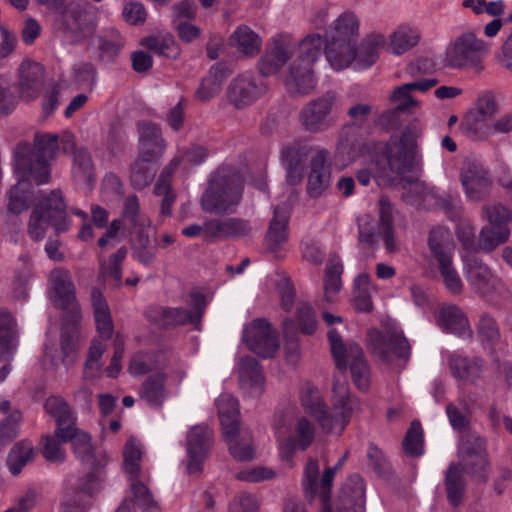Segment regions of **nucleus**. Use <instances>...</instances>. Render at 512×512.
<instances>
[{
  "label": "nucleus",
  "instance_id": "nucleus-52",
  "mask_svg": "<svg viewBox=\"0 0 512 512\" xmlns=\"http://www.w3.org/2000/svg\"><path fill=\"white\" fill-rule=\"evenodd\" d=\"M452 257L453 255H449L436 261L445 287L451 293L459 294L462 292L463 283L457 270L453 267Z\"/></svg>",
  "mask_w": 512,
  "mask_h": 512
},
{
  "label": "nucleus",
  "instance_id": "nucleus-28",
  "mask_svg": "<svg viewBox=\"0 0 512 512\" xmlns=\"http://www.w3.org/2000/svg\"><path fill=\"white\" fill-rule=\"evenodd\" d=\"M91 303L97 331L104 340L112 338L114 324L108 303L98 288L91 291Z\"/></svg>",
  "mask_w": 512,
  "mask_h": 512
},
{
  "label": "nucleus",
  "instance_id": "nucleus-62",
  "mask_svg": "<svg viewBox=\"0 0 512 512\" xmlns=\"http://www.w3.org/2000/svg\"><path fill=\"white\" fill-rule=\"evenodd\" d=\"M42 455L46 461L50 463H62L65 460V452L61 447L63 443L61 439L56 436V433L46 435L42 438Z\"/></svg>",
  "mask_w": 512,
  "mask_h": 512
},
{
  "label": "nucleus",
  "instance_id": "nucleus-42",
  "mask_svg": "<svg viewBox=\"0 0 512 512\" xmlns=\"http://www.w3.org/2000/svg\"><path fill=\"white\" fill-rule=\"evenodd\" d=\"M184 173L180 167V160L173 158L161 171L155 187V192H172L179 189L178 185L183 180Z\"/></svg>",
  "mask_w": 512,
  "mask_h": 512
},
{
  "label": "nucleus",
  "instance_id": "nucleus-56",
  "mask_svg": "<svg viewBox=\"0 0 512 512\" xmlns=\"http://www.w3.org/2000/svg\"><path fill=\"white\" fill-rule=\"evenodd\" d=\"M127 256L125 247L119 248L113 253L107 263L101 264V273L116 282L117 286L122 283V263Z\"/></svg>",
  "mask_w": 512,
  "mask_h": 512
},
{
  "label": "nucleus",
  "instance_id": "nucleus-35",
  "mask_svg": "<svg viewBox=\"0 0 512 512\" xmlns=\"http://www.w3.org/2000/svg\"><path fill=\"white\" fill-rule=\"evenodd\" d=\"M296 325L303 335H313L318 328V319L315 309L309 303L298 304L295 317L285 318L283 326L289 330L291 326Z\"/></svg>",
  "mask_w": 512,
  "mask_h": 512
},
{
  "label": "nucleus",
  "instance_id": "nucleus-31",
  "mask_svg": "<svg viewBox=\"0 0 512 512\" xmlns=\"http://www.w3.org/2000/svg\"><path fill=\"white\" fill-rule=\"evenodd\" d=\"M420 40L419 31L408 24L399 25L386 41L387 51L394 55H402L415 47Z\"/></svg>",
  "mask_w": 512,
  "mask_h": 512
},
{
  "label": "nucleus",
  "instance_id": "nucleus-29",
  "mask_svg": "<svg viewBox=\"0 0 512 512\" xmlns=\"http://www.w3.org/2000/svg\"><path fill=\"white\" fill-rule=\"evenodd\" d=\"M261 92L262 89L254 84L251 76L241 75L231 83L228 99L237 108H242L251 104Z\"/></svg>",
  "mask_w": 512,
  "mask_h": 512
},
{
  "label": "nucleus",
  "instance_id": "nucleus-63",
  "mask_svg": "<svg viewBox=\"0 0 512 512\" xmlns=\"http://www.w3.org/2000/svg\"><path fill=\"white\" fill-rule=\"evenodd\" d=\"M105 351V345L100 341H93L89 348L88 357L85 362V376L87 378H97L100 376L101 364L99 363L103 353Z\"/></svg>",
  "mask_w": 512,
  "mask_h": 512
},
{
  "label": "nucleus",
  "instance_id": "nucleus-41",
  "mask_svg": "<svg viewBox=\"0 0 512 512\" xmlns=\"http://www.w3.org/2000/svg\"><path fill=\"white\" fill-rule=\"evenodd\" d=\"M447 500L452 507H458L464 497L465 480L457 464H450L445 475Z\"/></svg>",
  "mask_w": 512,
  "mask_h": 512
},
{
  "label": "nucleus",
  "instance_id": "nucleus-49",
  "mask_svg": "<svg viewBox=\"0 0 512 512\" xmlns=\"http://www.w3.org/2000/svg\"><path fill=\"white\" fill-rule=\"evenodd\" d=\"M34 456L33 447L27 442L16 443L11 449L7 464L12 475H18L23 467L32 460Z\"/></svg>",
  "mask_w": 512,
  "mask_h": 512
},
{
  "label": "nucleus",
  "instance_id": "nucleus-48",
  "mask_svg": "<svg viewBox=\"0 0 512 512\" xmlns=\"http://www.w3.org/2000/svg\"><path fill=\"white\" fill-rule=\"evenodd\" d=\"M62 363L69 366L76 360L78 350V329L75 325L64 327L60 337Z\"/></svg>",
  "mask_w": 512,
  "mask_h": 512
},
{
  "label": "nucleus",
  "instance_id": "nucleus-64",
  "mask_svg": "<svg viewBox=\"0 0 512 512\" xmlns=\"http://www.w3.org/2000/svg\"><path fill=\"white\" fill-rule=\"evenodd\" d=\"M208 156L207 150L202 146H192L182 155L176 156L180 160V167L184 173H188L194 167L202 164Z\"/></svg>",
  "mask_w": 512,
  "mask_h": 512
},
{
  "label": "nucleus",
  "instance_id": "nucleus-12",
  "mask_svg": "<svg viewBox=\"0 0 512 512\" xmlns=\"http://www.w3.org/2000/svg\"><path fill=\"white\" fill-rule=\"evenodd\" d=\"M228 408L219 405V418L222 436L232 457L237 461H249L253 459L254 449L250 433L240 431L239 410L237 401L228 399Z\"/></svg>",
  "mask_w": 512,
  "mask_h": 512
},
{
  "label": "nucleus",
  "instance_id": "nucleus-39",
  "mask_svg": "<svg viewBox=\"0 0 512 512\" xmlns=\"http://www.w3.org/2000/svg\"><path fill=\"white\" fill-rule=\"evenodd\" d=\"M448 363L452 376L459 380L474 382L480 377L481 361L479 359L452 354Z\"/></svg>",
  "mask_w": 512,
  "mask_h": 512
},
{
  "label": "nucleus",
  "instance_id": "nucleus-61",
  "mask_svg": "<svg viewBox=\"0 0 512 512\" xmlns=\"http://www.w3.org/2000/svg\"><path fill=\"white\" fill-rule=\"evenodd\" d=\"M336 475V468H326L318 482V496L321 501V512H333L331 506V489Z\"/></svg>",
  "mask_w": 512,
  "mask_h": 512
},
{
  "label": "nucleus",
  "instance_id": "nucleus-43",
  "mask_svg": "<svg viewBox=\"0 0 512 512\" xmlns=\"http://www.w3.org/2000/svg\"><path fill=\"white\" fill-rule=\"evenodd\" d=\"M228 71L221 65H215L210 69L209 76L205 78L197 90V98L201 101H209L216 96L220 90L223 80L227 77Z\"/></svg>",
  "mask_w": 512,
  "mask_h": 512
},
{
  "label": "nucleus",
  "instance_id": "nucleus-51",
  "mask_svg": "<svg viewBox=\"0 0 512 512\" xmlns=\"http://www.w3.org/2000/svg\"><path fill=\"white\" fill-rule=\"evenodd\" d=\"M510 228H495L484 226L480 231V247L483 251L490 253L500 245L506 243L510 237Z\"/></svg>",
  "mask_w": 512,
  "mask_h": 512
},
{
  "label": "nucleus",
  "instance_id": "nucleus-1",
  "mask_svg": "<svg viewBox=\"0 0 512 512\" xmlns=\"http://www.w3.org/2000/svg\"><path fill=\"white\" fill-rule=\"evenodd\" d=\"M359 32L358 17L352 12H344L330 24L325 41L319 34L305 37L299 43L296 59L285 77L287 90L291 94L305 95L315 88L313 65L320 58L324 43V54L333 70L340 71L349 67Z\"/></svg>",
  "mask_w": 512,
  "mask_h": 512
},
{
  "label": "nucleus",
  "instance_id": "nucleus-23",
  "mask_svg": "<svg viewBox=\"0 0 512 512\" xmlns=\"http://www.w3.org/2000/svg\"><path fill=\"white\" fill-rule=\"evenodd\" d=\"M51 300L57 309H67L75 301V286L67 269L56 268L49 275Z\"/></svg>",
  "mask_w": 512,
  "mask_h": 512
},
{
  "label": "nucleus",
  "instance_id": "nucleus-19",
  "mask_svg": "<svg viewBox=\"0 0 512 512\" xmlns=\"http://www.w3.org/2000/svg\"><path fill=\"white\" fill-rule=\"evenodd\" d=\"M212 444V432L208 427L197 425L187 435L188 472L193 474L202 470L203 462Z\"/></svg>",
  "mask_w": 512,
  "mask_h": 512
},
{
  "label": "nucleus",
  "instance_id": "nucleus-47",
  "mask_svg": "<svg viewBox=\"0 0 512 512\" xmlns=\"http://www.w3.org/2000/svg\"><path fill=\"white\" fill-rule=\"evenodd\" d=\"M429 249L436 260L453 255V248L449 243V232L443 227H434L428 236Z\"/></svg>",
  "mask_w": 512,
  "mask_h": 512
},
{
  "label": "nucleus",
  "instance_id": "nucleus-7",
  "mask_svg": "<svg viewBox=\"0 0 512 512\" xmlns=\"http://www.w3.org/2000/svg\"><path fill=\"white\" fill-rule=\"evenodd\" d=\"M465 278L472 289L489 305L504 306L511 293L503 281L475 254H462Z\"/></svg>",
  "mask_w": 512,
  "mask_h": 512
},
{
  "label": "nucleus",
  "instance_id": "nucleus-50",
  "mask_svg": "<svg viewBox=\"0 0 512 512\" xmlns=\"http://www.w3.org/2000/svg\"><path fill=\"white\" fill-rule=\"evenodd\" d=\"M343 273V264L339 256L333 255L326 266L324 277V289L326 297L329 294H336L342 287L341 275Z\"/></svg>",
  "mask_w": 512,
  "mask_h": 512
},
{
  "label": "nucleus",
  "instance_id": "nucleus-14",
  "mask_svg": "<svg viewBox=\"0 0 512 512\" xmlns=\"http://www.w3.org/2000/svg\"><path fill=\"white\" fill-rule=\"evenodd\" d=\"M380 220L376 223L368 217L361 219L358 224V239L361 243L372 246L377 243L381 237L386 250L389 253L396 251V241L394 237L393 212L394 207L386 195L379 199Z\"/></svg>",
  "mask_w": 512,
  "mask_h": 512
},
{
  "label": "nucleus",
  "instance_id": "nucleus-22",
  "mask_svg": "<svg viewBox=\"0 0 512 512\" xmlns=\"http://www.w3.org/2000/svg\"><path fill=\"white\" fill-rule=\"evenodd\" d=\"M335 97L326 94L323 97L309 102L300 113V120L306 130L318 132L327 127V116L332 110Z\"/></svg>",
  "mask_w": 512,
  "mask_h": 512
},
{
  "label": "nucleus",
  "instance_id": "nucleus-54",
  "mask_svg": "<svg viewBox=\"0 0 512 512\" xmlns=\"http://www.w3.org/2000/svg\"><path fill=\"white\" fill-rule=\"evenodd\" d=\"M316 434L315 425L305 416L300 417L295 426L294 435L290 436L301 451L307 450L314 441Z\"/></svg>",
  "mask_w": 512,
  "mask_h": 512
},
{
  "label": "nucleus",
  "instance_id": "nucleus-2",
  "mask_svg": "<svg viewBox=\"0 0 512 512\" xmlns=\"http://www.w3.org/2000/svg\"><path fill=\"white\" fill-rule=\"evenodd\" d=\"M59 142L65 152L75 148V137L69 131L60 136L54 133L41 132L35 134L33 147L19 144L13 154V174L16 180L14 192H26L33 184L42 185L50 179V162L59 151Z\"/></svg>",
  "mask_w": 512,
  "mask_h": 512
},
{
  "label": "nucleus",
  "instance_id": "nucleus-32",
  "mask_svg": "<svg viewBox=\"0 0 512 512\" xmlns=\"http://www.w3.org/2000/svg\"><path fill=\"white\" fill-rule=\"evenodd\" d=\"M310 148L305 145H292L282 152V160L287 170V181L294 185L302 178L303 163L306 160Z\"/></svg>",
  "mask_w": 512,
  "mask_h": 512
},
{
  "label": "nucleus",
  "instance_id": "nucleus-4",
  "mask_svg": "<svg viewBox=\"0 0 512 512\" xmlns=\"http://www.w3.org/2000/svg\"><path fill=\"white\" fill-rule=\"evenodd\" d=\"M300 401L304 413L311 417L325 433L335 431L342 434L354 409V400L344 386L333 387L331 408L326 404L320 390L311 384L303 387Z\"/></svg>",
  "mask_w": 512,
  "mask_h": 512
},
{
  "label": "nucleus",
  "instance_id": "nucleus-8",
  "mask_svg": "<svg viewBox=\"0 0 512 512\" xmlns=\"http://www.w3.org/2000/svg\"><path fill=\"white\" fill-rule=\"evenodd\" d=\"M189 307L150 306L145 311L147 320L159 329L170 330L179 326L190 324L199 330L207 307L206 296L199 291L189 294Z\"/></svg>",
  "mask_w": 512,
  "mask_h": 512
},
{
  "label": "nucleus",
  "instance_id": "nucleus-27",
  "mask_svg": "<svg viewBox=\"0 0 512 512\" xmlns=\"http://www.w3.org/2000/svg\"><path fill=\"white\" fill-rule=\"evenodd\" d=\"M437 84L436 79H424L397 87L390 96V102L397 111H409L419 106V102L413 98V91H428Z\"/></svg>",
  "mask_w": 512,
  "mask_h": 512
},
{
  "label": "nucleus",
  "instance_id": "nucleus-57",
  "mask_svg": "<svg viewBox=\"0 0 512 512\" xmlns=\"http://www.w3.org/2000/svg\"><path fill=\"white\" fill-rule=\"evenodd\" d=\"M319 464L315 459H308L303 476V489L308 501H313L318 494Z\"/></svg>",
  "mask_w": 512,
  "mask_h": 512
},
{
  "label": "nucleus",
  "instance_id": "nucleus-5",
  "mask_svg": "<svg viewBox=\"0 0 512 512\" xmlns=\"http://www.w3.org/2000/svg\"><path fill=\"white\" fill-rule=\"evenodd\" d=\"M499 111V102L493 91L480 93L462 118L461 132L470 140L477 142L486 141L497 134L511 132L512 113L493 120Z\"/></svg>",
  "mask_w": 512,
  "mask_h": 512
},
{
  "label": "nucleus",
  "instance_id": "nucleus-38",
  "mask_svg": "<svg viewBox=\"0 0 512 512\" xmlns=\"http://www.w3.org/2000/svg\"><path fill=\"white\" fill-rule=\"evenodd\" d=\"M166 375L156 372L150 375L141 385L139 394L150 406L160 407L165 399Z\"/></svg>",
  "mask_w": 512,
  "mask_h": 512
},
{
  "label": "nucleus",
  "instance_id": "nucleus-40",
  "mask_svg": "<svg viewBox=\"0 0 512 512\" xmlns=\"http://www.w3.org/2000/svg\"><path fill=\"white\" fill-rule=\"evenodd\" d=\"M44 409L55 420L56 429H65L76 424L71 407L62 397H48L44 403Z\"/></svg>",
  "mask_w": 512,
  "mask_h": 512
},
{
  "label": "nucleus",
  "instance_id": "nucleus-18",
  "mask_svg": "<svg viewBox=\"0 0 512 512\" xmlns=\"http://www.w3.org/2000/svg\"><path fill=\"white\" fill-rule=\"evenodd\" d=\"M296 196L297 194H289L286 201L273 207V216L265 235L267 248L272 252L278 251L288 240V225L291 207L296 200Z\"/></svg>",
  "mask_w": 512,
  "mask_h": 512
},
{
  "label": "nucleus",
  "instance_id": "nucleus-24",
  "mask_svg": "<svg viewBox=\"0 0 512 512\" xmlns=\"http://www.w3.org/2000/svg\"><path fill=\"white\" fill-rule=\"evenodd\" d=\"M44 72L40 64L24 61L19 68L18 90L24 101L38 98L43 87Z\"/></svg>",
  "mask_w": 512,
  "mask_h": 512
},
{
  "label": "nucleus",
  "instance_id": "nucleus-46",
  "mask_svg": "<svg viewBox=\"0 0 512 512\" xmlns=\"http://www.w3.org/2000/svg\"><path fill=\"white\" fill-rule=\"evenodd\" d=\"M239 375L242 382L250 387L261 389L264 376L259 362L252 356H244L239 363Z\"/></svg>",
  "mask_w": 512,
  "mask_h": 512
},
{
  "label": "nucleus",
  "instance_id": "nucleus-10",
  "mask_svg": "<svg viewBox=\"0 0 512 512\" xmlns=\"http://www.w3.org/2000/svg\"><path fill=\"white\" fill-rule=\"evenodd\" d=\"M46 195L47 197L34 205L28 223V234L36 241L44 238L49 226L56 233H64L70 226L62 194Z\"/></svg>",
  "mask_w": 512,
  "mask_h": 512
},
{
  "label": "nucleus",
  "instance_id": "nucleus-20",
  "mask_svg": "<svg viewBox=\"0 0 512 512\" xmlns=\"http://www.w3.org/2000/svg\"><path fill=\"white\" fill-rule=\"evenodd\" d=\"M386 48V36L381 32H371L367 34L360 45H353V58L351 65L357 70L367 69L372 66L379 58L380 52Z\"/></svg>",
  "mask_w": 512,
  "mask_h": 512
},
{
  "label": "nucleus",
  "instance_id": "nucleus-17",
  "mask_svg": "<svg viewBox=\"0 0 512 512\" xmlns=\"http://www.w3.org/2000/svg\"><path fill=\"white\" fill-rule=\"evenodd\" d=\"M372 352L381 360L388 361L390 357L406 359L410 356V345L402 331H392L388 334L376 330L370 334Z\"/></svg>",
  "mask_w": 512,
  "mask_h": 512
},
{
  "label": "nucleus",
  "instance_id": "nucleus-16",
  "mask_svg": "<svg viewBox=\"0 0 512 512\" xmlns=\"http://www.w3.org/2000/svg\"><path fill=\"white\" fill-rule=\"evenodd\" d=\"M243 341L252 352L265 359L273 357L279 348L277 333L264 318L252 321L243 332Z\"/></svg>",
  "mask_w": 512,
  "mask_h": 512
},
{
  "label": "nucleus",
  "instance_id": "nucleus-59",
  "mask_svg": "<svg viewBox=\"0 0 512 512\" xmlns=\"http://www.w3.org/2000/svg\"><path fill=\"white\" fill-rule=\"evenodd\" d=\"M483 213L491 227L499 229L509 228V224L512 222L511 211L502 205L495 204L486 206L483 209Z\"/></svg>",
  "mask_w": 512,
  "mask_h": 512
},
{
  "label": "nucleus",
  "instance_id": "nucleus-58",
  "mask_svg": "<svg viewBox=\"0 0 512 512\" xmlns=\"http://www.w3.org/2000/svg\"><path fill=\"white\" fill-rule=\"evenodd\" d=\"M154 178L150 162L137 159L131 166L130 179L135 189H144Z\"/></svg>",
  "mask_w": 512,
  "mask_h": 512
},
{
  "label": "nucleus",
  "instance_id": "nucleus-44",
  "mask_svg": "<svg viewBox=\"0 0 512 512\" xmlns=\"http://www.w3.org/2000/svg\"><path fill=\"white\" fill-rule=\"evenodd\" d=\"M88 15L75 7H69L62 15L65 28L77 37H86L93 32V26L87 23Z\"/></svg>",
  "mask_w": 512,
  "mask_h": 512
},
{
  "label": "nucleus",
  "instance_id": "nucleus-34",
  "mask_svg": "<svg viewBox=\"0 0 512 512\" xmlns=\"http://www.w3.org/2000/svg\"><path fill=\"white\" fill-rule=\"evenodd\" d=\"M439 326L446 332L457 336L470 334V326L464 312L455 305L443 307L439 312Z\"/></svg>",
  "mask_w": 512,
  "mask_h": 512
},
{
  "label": "nucleus",
  "instance_id": "nucleus-33",
  "mask_svg": "<svg viewBox=\"0 0 512 512\" xmlns=\"http://www.w3.org/2000/svg\"><path fill=\"white\" fill-rule=\"evenodd\" d=\"M328 151L318 150L311 162V171L308 176V192H322L330 183V170L326 165Z\"/></svg>",
  "mask_w": 512,
  "mask_h": 512
},
{
  "label": "nucleus",
  "instance_id": "nucleus-9",
  "mask_svg": "<svg viewBox=\"0 0 512 512\" xmlns=\"http://www.w3.org/2000/svg\"><path fill=\"white\" fill-rule=\"evenodd\" d=\"M489 51L488 42L478 38L473 32H464L449 42L444 62L450 68L479 74L484 70V59Z\"/></svg>",
  "mask_w": 512,
  "mask_h": 512
},
{
  "label": "nucleus",
  "instance_id": "nucleus-3",
  "mask_svg": "<svg viewBox=\"0 0 512 512\" xmlns=\"http://www.w3.org/2000/svg\"><path fill=\"white\" fill-rule=\"evenodd\" d=\"M56 436L62 442H70L76 457L89 466L88 472L78 480L76 498L63 512H87L92 497L102 490L106 482L109 456L106 452H94L91 435L78 429L76 424L56 429Z\"/></svg>",
  "mask_w": 512,
  "mask_h": 512
},
{
  "label": "nucleus",
  "instance_id": "nucleus-45",
  "mask_svg": "<svg viewBox=\"0 0 512 512\" xmlns=\"http://www.w3.org/2000/svg\"><path fill=\"white\" fill-rule=\"evenodd\" d=\"M71 152H74L72 169L74 178L89 186L94 180V167L89 153L83 148L76 149V147Z\"/></svg>",
  "mask_w": 512,
  "mask_h": 512
},
{
  "label": "nucleus",
  "instance_id": "nucleus-55",
  "mask_svg": "<svg viewBox=\"0 0 512 512\" xmlns=\"http://www.w3.org/2000/svg\"><path fill=\"white\" fill-rule=\"evenodd\" d=\"M143 44L167 58H175L179 55V47L171 35L149 37L144 40Z\"/></svg>",
  "mask_w": 512,
  "mask_h": 512
},
{
  "label": "nucleus",
  "instance_id": "nucleus-30",
  "mask_svg": "<svg viewBox=\"0 0 512 512\" xmlns=\"http://www.w3.org/2000/svg\"><path fill=\"white\" fill-rule=\"evenodd\" d=\"M17 345L15 320L9 311L0 309V360H10Z\"/></svg>",
  "mask_w": 512,
  "mask_h": 512
},
{
  "label": "nucleus",
  "instance_id": "nucleus-26",
  "mask_svg": "<svg viewBox=\"0 0 512 512\" xmlns=\"http://www.w3.org/2000/svg\"><path fill=\"white\" fill-rule=\"evenodd\" d=\"M288 58L287 38L284 36L274 38L272 46L267 49L259 61V71L264 76L273 75L287 62Z\"/></svg>",
  "mask_w": 512,
  "mask_h": 512
},
{
  "label": "nucleus",
  "instance_id": "nucleus-36",
  "mask_svg": "<svg viewBox=\"0 0 512 512\" xmlns=\"http://www.w3.org/2000/svg\"><path fill=\"white\" fill-rule=\"evenodd\" d=\"M242 194H202V209L211 214L233 213L241 201Z\"/></svg>",
  "mask_w": 512,
  "mask_h": 512
},
{
  "label": "nucleus",
  "instance_id": "nucleus-6",
  "mask_svg": "<svg viewBox=\"0 0 512 512\" xmlns=\"http://www.w3.org/2000/svg\"><path fill=\"white\" fill-rule=\"evenodd\" d=\"M142 444L130 437L123 448V469L128 474L132 497H126L116 512H136L135 504L142 512H161V508L153 498L149 488L140 480V462L142 460Z\"/></svg>",
  "mask_w": 512,
  "mask_h": 512
},
{
  "label": "nucleus",
  "instance_id": "nucleus-11",
  "mask_svg": "<svg viewBox=\"0 0 512 512\" xmlns=\"http://www.w3.org/2000/svg\"><path fill=\"white\" fill-rule=\"evenodd\" d=\"M327 338L336 367L341 371L349 367L355 386L362 391L368 390L370 369L360 345L356 343L346 345L334 328L328 331Z\"/></svg>",
  "mask_w": 512,
  "mask_h": 512
},
{
  "label": "nucleus",
  "instance_id": "nucleus-13",
  "mask_svg": "<svg viewBox=\"0 0 512 512\" xmlns=\"http://www.w3.org/2000/svg\"><path fill=\"white\" fill-rule=\"evenodd\" d=\"M420 133L421 128L417 125L409 126L403 131L399 142L393 143L396 150L392 148L391 144L387 147L384 156L387 167H384L382 173L389 183L400 179L408 170L415 154L417 139ZM377 179L381 181L382 175H378Z\"/></svg>",
  "mask_w": 512,
  "mask_h": 512
},
{
  "label": "nucleus",
  "instance_id": "nucleus-15",
  "mask_svg": "<svg viewBox=\"0 0 512 512\" xmlns=\"http://www.w3.org/2000/svg\"><path fill=\"white\" fill-rule=\"evenodd\" d=\"M459 452L463 458L466 471L482 481H486L489 472V460L485 439L473 433L465 434L461 438Z\"/></svg>",
  "mask_w": 512,
  "mask_h": 512
},
{
  "label": "nucleus",
  "instance_id": "nucleus-53",
  "mask_svg": "<svg viewBox=\"0 0 512 512\" xmlns=\"http://www.w3.org/2000/svg\"><path fill=\"white\" fill-rule=\"evenodd\" d=\"M423 429L419 421L415 420L411 423L406 432L402 446L404 452L408 456H420L423 454Z\"/></svg>",
  "mask_w": 512,
  "mask_h": 512
},
{
  "label": "nucleus",
  "instance_id": "nucleus-25",
  "mask_svg": "<svg viewBox=\"0 0 512 512\" xmlns=\"http://www.w3.org/2000/svg\"><path fill=\"white\" fill-rule=\"evenodd\" d=\"M460 181L466 192H484L492 189L489 171L476 162H465L460 171Z\"/></svg>",
  "mask_w": 512,
  "mask_h": 512
},
{
  "label": "nucleus",
  "instance_id": "nucleus-37",
  "mask_svg": "<svg viewBox=\"0 0 512 512\" xmlns=\"http://www.w3.org/2000/svg\"><path fill=\"white\" fill-rule=\"evenodd\" d=\"M230 44L247 57L259 54L262 46L261 38L249 27L240 26L230 36Z\"/></svg>",
  "mask_w": 512,
  "mask_h": 512
},
{
  "label": "nucleus",
  "instance_id": "nucleus-21",
  "mask_svg": "<svg viewBox=\"0 0 512 512\" xmlns=\"http://www.w3.org/2000/svg\"><path fill=\"white\" fill-rule=\"evenodd\" d=\"M166 150L160 129L151 123L139 125L138 158L146 162H157Z\"/></svg>",
  "mask_w": 512,
  "mask_h": 512
},
{
  "label": "nucleus",
  "instance_id": "nucleus-60",
  "mask_svg": "<svg viewBox=\"0 0 512 512\" xmlns=\"http://www.w3.org/2000/svg\"><path fill=\"white\" fill-rule=\"evenodd\" d=\"M477 331L481 342L486 343L489 346H493L500 338L498 324L489 314H483L480 317Z\"/></svg>",
  "mask_w": 512,
  "mask_h": 512
}]
</instances>
